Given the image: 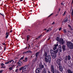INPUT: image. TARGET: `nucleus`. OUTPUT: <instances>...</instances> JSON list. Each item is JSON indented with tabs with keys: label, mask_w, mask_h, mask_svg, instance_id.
Masks as SVG:
<instances>
[{
	"label": "nucleus",
	"mask_w": 73,
	"mask_h": 73,
	"mask_svg": "<svg viewBox=\"0 0 73 73\" xmlns=\"http://www.w3.org/2000/svg\"><path fill=\"white\" fill-rule=\"evenodd\" d=\"M58 49H57L56 50L54 51V54H57L58 53Z\"/></svg>",
	"instance_id": "18"
},
{
	"label": "nucleus",
	"mask_w": 73,
	"mask_h": 73,
	"mask_svg": "<svg viewBox=\"0 0 73 73\" xmlns=\"http://www.w3.org/2000/svg\"><path fill=\"white\" fill-rule=\"evenodd\" d=\"M59 11H60V9H59Z\"/></svg>",
	"instance_id": "62"
},
{
	"label": "nucleus",
	"mask_w": 73,
	"mask_h": 73,
	"mask_svg": "<svg viewBox=\"0 0 73 73\" xmlns=\"http://www.w3.org/2000/svg\"><path fill=\"white\" fill-rule=\"evenodd\" d=\"M67 72L68 73H73V72L72 71H71V70H70V69H68L67 70Z\"/></svg>",
	"instance_id": "20"
},
{
	"label": "nucleus",
	"mask_w": 73,
	"mask_h": 73,
	"mask_svg": "<svg viewBox=\"0 0 73 73\" xmlns=\"http://www.w3.org/2000/svg\"><path fill=\"white\" fill-rule=\"evenodd\" d=\"M0 14L2 15V16H4V15H3L1 13H0Z\"/></svg>",
	"instance_id": "50"
},
{
	"label": "nucleus",
	"mask_w": 73,
	"mask_h": 73,
	"mask_svg": "<svg viewBox=\"0 0 73 73\" xmlns=\"http://www.w3.org/2000/svg\"><path fill=\"white\" fill-rule=\"evenodd\" d=\"M23 71H24V72L25 71H28V70H29V66L27 65H26L23 67Z\"/></svg>",
	"instance_id": "3"
},
{
	"label": "nucleus",
	"mask_w": 73,
	"mask_h": 73,
	"mask_svg": "<svg viewBox=\"0 0 73 73\" xmlns=\"http://www.w3.org/2000/svg\"><path fill=\"white\" fill-rule=\"evenodd\" d=\"M5 50V47L4 50Z\"/></svg>",
	"instance_id": "58"
},
{
	"label": "nucleus",
	"mask_w": 73,
	"mask_h": 73,
	"mask_svg": "<svg viewBox=\"0 0 73 73\" xmlns=\"http://www.w3.org/2000/svg\"><path fill=\"white\" fill-rule=\"evenodd\" d=\"M72 16H73V9H72L71 13Z\"/></svg>",
	"instance_id": "36"
},
{
	"label": "nucleus",
	"mask_w": 73,
	"mask_h": 73,
	"mask_svg": "<svg viewBox=\"0 0 73 73\" xmlns=\"http://www.w3.org/2000/svg\"><path fill=\"white\" fill-rule=\"evenodd\" d=\"M37 58H35L34 60V61H36V60H37Z\"/></svg>",
	"instance_id": "43"
},
{
	"label": "nucleus",
	"mask_w": 73,
	"mask_h": 73,
	"mask_svg": "<svg viewBox=\"0 0 73 73\" xmlns=\"http://www.w3.org/2000/svg\"><path fill=\"white\" fill-rule=\"evenodd\" d=\"M44 60H45V61L46 62H48V58H46V57H45Z\"/></svg>",
	"instance_id": "21"
},
{
	"label": "nucleus",
	"mask_w": 73,
	"mask_h": 73,
	"mask_svg": "<svg viewBox=\"0 0 73 73\" xmlns=\"http://www.w3.org/2000/svg\"><path fill=\"white\" fill-rule=\"evenodd\" d=\"M23 67H22L21 68H19V70H22V72H24V71H23Z\"/></svg>",
	"instance_id": "25"
},
{
	"label": "nucleus",
	"mask_w": 73,
	"mask_h": 73,
	"mask_svg": "<svg viewBox=\"0 0 73 73\" xmlns=\"http://www.w3.org/2000/svg\"><path fill=\"white\" fill-rule=\"evenodd\" d=\"M50 39V38L49 37V38H48V40H49Z\"/></svg>",
	"instance_id": "49"
},
{
	"label": "nucleus",
	"mask_w": 73,
	"mask_h": 73,
	"mask_svg": "<svg viewBox=\"0 0 73 73\" xmlns=\"http://www.w3.org/2000/svg\"><path fill=\"white\" fill-rule=\"evenodd\" d=\"M32 53V52L31 51L29 50L27 51V52H24L23 53L24 54H28V53Z\"/></svg>",
	"instance_id": "7"
},
{
	"label": "nucleus",
	"mask_w": 73,
	"mask_h": 73,
	"mask_svg": "<svg viewBox=\"0 0 73 73\" xmlns=\"http://www.w3.org/2000/svg\"><path fill=\"white\" fill-rule=\"evenodd\" d=\"M12 62H12V64H13V63L14 62V61H13H13H12Z\"/></svg>",
	"instance_id": "53"
},
{
	"label": "nucleus",
	"mask_w": 73,
	"mask_h": 73,
	"mask_svg": "<svg viewBox=\"0 0 73 73\" xmlns=\"http://www.w3.org/2000/svg\"><path fill=\"white\" fill-rule=\"evenodd\" d=\"M49 30L48 29H47V31H46V32H49Z\"/></svg>",
	"instance_id": "44"
},
{
	"label": "nucleus",
	"mask_w": 73,
	"mask_h": 73,
	"mask_svg": "<svg viewBox=\"0 0 73 73\" xmlns=\"http://www.w3.org/2000/svg\"><path fill=\"white\" fill-rule=\"evenodd\" d=\"M67 60H68V61H70V59H71V58L70 57V55H68V56H67Z\"/></svg>",
	"instance_id": "19"
},
{
	"label": "nucleus",
	"mask_w": 73,
	"mask_h": 73,
	"mask_svg": "<svg viewBox=\"0 0 73 73\" xmlns=\"http://www.w3.org/2000/svg\"><path fill=\"white\" fill-rule=\"evenodd\" d=\"M52 58H55L56 57V55L55 54H51Z\"/></svg>",
	"instance_id": "9"
},
{
	"label": "nucleus",
	"mask_w": 73,
	"mask_h": 73,
	"mask_svg": "<svg viewBox=\"0 0 73 73\" xmlns=\"http://www.w3.org/2000/svg\"><path fill=\"white\" fill-rule=\"evenodd\" d=\"M24 56H23V57H22L21 58H20V60H23V58H24Z\"/></svg>",
	"instance_id": "39"
},
{
	"label": "nucleus",
	"mask_w": 73,
	"mask_h": 73,
	"mask_svg": "<svg viewBox=\"0 0 73 73\" xmlns=\"http://www.w3.org/2000/svg\"><path fill=\"white\" fill-rule=\"evenodd\" d=\"M59 52H61V50H62V49H61V48L60 47V48H59Z\"/></svg>",
	"instance_id": "32"
},
{
	"label": "nucleus",
	"mask_w": 73,
	"mask_h": 73,
	"mask_svg": "<svg viewBox=\"0 0 73 73\" xmlns=\"http://www.w3.org/2000/svg\"><path fill=\"white\" fill-rule=\"evenodd\" d=\"M25 49H27V47H26Z\"/></svg>",
	"instance_id": "57"
},
{
	"label": "nucleus",
	"mask_w": 73,
	"mask_h": 73,
	"mask_svg": "<svg viewBox=\"0 0 73 73\" xmlns=\"http://www.w3.org/2000/svg\"><path fill=\"white\" fill-rule=\"evenodd\" d=\"M56 49H57V47H54L53 48V50H56Z\"/></svg>",
	"instance_id": "37"
},
{
	"label": "nucleus",
	"mask_w": 73,
	"mask_h": 73,
	"mask_svg": "<svg viewBox=\"0 0 73 73\" xmlns=\"http://www.w3.org/2000/svg\"><path fill=\"white\" fill-rule=\"evenodd\" d=\"M71 29V30H73V29H72V28Z\"/></svg>",
	"instance_id": "63"
},
{
	"label": "nucleus",
	"mask_w": 73,
	"mask_h": 73,
	"mask_svg": "<svg viewBox=\"0 0 73 73\" xmlns=\"http://www.w3.org/2000/svg\"><path fill=\"white\" fill-rule=\"evenodd\" d=\"M45 66H46V70H47V72H48V73H50V71H49V68H48V67L47 66H46V65H45Z\"/></svg>",
	"instance_id": "12"
},
{
	"label": "nucleus",
	"mask_w": 73,
	"mask_h": 73,
	"mask_svg": "<svg viewBox=\"0 0 73 73\" xmlns=\"http://www.w3.org/2000/svg\"><path fill=\"white\" fill-rule=\"evenodd\" d=\"M60 40V39L59 38V37L57 36L56 39V40H57V41H59Z\"/></svg>",
	"instance_id": "28"
},
{
	"label": "nucleus",
	"mask_w": 73,
	"mask_h": 73,
	"mask_svg": "<svg viewBox=\"0 0 73 73\" xmlns=\"http://www.w3.org/2000/svg\"><path fill=\"white\" fill-rule=\"evenodd\" d=\"M48 63H50V59H51V58H50V56L49 55H48Z\"/></svg>",
	"instance_id": "6"
},
{
	"label": "nucleus",
	"mask_w": 73,
	"mask_h": 73,
	"mask_svg": "<svg viewBox=\"0 0 73 73\" xmlns=\"http://www.w3.org/2000/svg\"><path fill=\"white\" fill-rule=\"evenodd\" d=\"M3 72V70H0V73H1Z\"/></svg>",
	"instance_id": "45"
},
{
	"label": "nucleus",
	"mask_w": 73,
	"mask_h": 73,
	"mask_svg": "<svg viewBox=\"0 0 73 73\" xmlns=\"http://www.w3.org/2000/svg\"><path fill=\"white\" fill-rule=\"evenodd\" d=\"M51 73H54V66H51L50 67Z\"/></svg>",
	"instance_id": "4"
},
{
	"label": "nucleus",
	"mask_w": 73,
	"mask_h": 73,
	"mask_svg": "<svg viewBox=\"0 0 73 73\" xmlns=\"http://www.w3.org/2000/svg\"><path fill=\"white\" fill-rule=\"evenodd\" d=\"M19 70V69H17L15 70V72H17Z\"/></svg>",
	"instance_id": "40"
},
{
	"label": "nucleus",
	"mask_w": 73,
	"mask_h": 73,
	"mask_svg": "<svg viewBox=\"0 0 73 73\" xmlns=\"http://www.w3.org/2000/svg\"><path fill=\"white\" fill-rule=\"evenodd\" d=\"M46 73V69L44 68L43 70L42 73Z\"/></svg>",
	"instance_id": "17"
},
{
	"label": "nucleus",
	"mask_w": 73,
	"mask_h": 73,
	"mask_svg": "<svg viewBox=\"0 0 73 73\" xmlns=\"http://www.w3.org/2000/svg\"><path fill=\"white\" fill-rule=\"evenodd\" d=\"M48 30H49V31L50 32V31H52V29L50 28H48Z\"/></svg>",
	"instance_id": "38"
},
{
	"label": "nucleus",
	"mask_w": 73,
	"mask_h": 73,
	"mask_svg": "<svg viewBox=\"0 0 73 73\" xmlns=\"http://www.w3.org/2000/svg\"><path fill=\"white\" fill-rule=\"evenodd\" d=\"M10 33H12V30H11L10 31Z\"/></svg>",
	"instance_id": "48"
},
{
	"label": "nucleus",
	"mask_w": 73,
	"mask_h": 73,
	"mask_svg": "<svg viewBox=\"0 0 73 73\" xmlns=\"http://www.w3.org/2000/svg\"><path fill=\"white\" fill-rule=\"evenodd\" d=\"M9 70H12V69H13V68L12 67H10L9 68Z\"/></svg>",
	"instance_id": "31"
},
{
	"label": "nucleus",
	"mask_w": 73,
	"mask_h": 73,
	"mask_svg": "<svg viewBox=\"0 0 73 73\" xmlns=\"http://www.w3.org/2000/svg\"><path fill=\"white\" fill-rule=\"evenodd\" d=\"M1 68H5V67H1Z\"/></svg>",
	"instance_id": "52"
},
{
	"label": "nucleus",
	"mask_w": 73,
	"mask_h": 73,
	"mask_svg": "<svg viewBox=\"0 0 73 73\" xmlns=\"http://www.w3.org/2000/svg\"><path fill=\"white\" fill-rule=\"evenodd\" d=\"M4 64L3 63H2L1 64V65L2 66H4Z\"/></svg>",
	"instance_id": "42"
},
{
	"label": "nucleus",
	"mask_w": 73,
	"mask_h": 73,
	"mask_svg": "<svg viewBox=\"0 0 73 73\" xmlns=\"http://www.w3.org/2000/svg\"><path fill=\"white\" fill-rule=\"evenodd\" d=\"M58 42L57 43V44H55L54 45V46H55V47H57V46H58V44H57Z\"/></svg>",
	"instance_id": "34"
},
{
	"label": "nucleus",
	"mask_w": 73,
	"mask_h": 73,
	"mask_svg": "<svg viewBox=\"0 0 73 73\" xmlns=\"http://www.w3.org/2000/svg\"><path fill=\"white\" fill-rule=\"evenodd\" d=\"M61 5H63V4L62 3H61Z\"/></svg>",
	"instance_id": "61"
},
{
	"label": "nucleus",
	"mask_w": 73,
	"mask_h": 73,
	"mask_svg": "<svg viewBox=\"0 0 73 73\" xmlns=\"http://www.w3.org/2000/svg\"><path fill=\"white\" fill-rule=\"evenodd\" d=\"M47 52H45L44 53L43 55V56L44 57H48V55H47Z\"/></svg>",
	"instance_id": "8"
},
{
	"label": "nucleus",
	"mask_w": 73,
	"mask_h": 73,
	"mask_svg": "<svg viewBox=\"0 0 73 73\" xmlns=\"http://www.w3.org/2000/svg\"><path fill=\"white\" fill-rule=\"evenodd\" d=\"M46 30H47V29H44V30H43V31H46Z\"/></svg>",
	"instance_id": "54"
},
{
	"label": "nucleus",
	"mask_w": 73,
	"mask_h": 73,
	"mask_svg": "<svg viewBox=\"0 0 73 73\" xmlns=\"http://www.w3.org/2000/svg\"><path fill=\"white\" fill-rule=\"evenodd\" d=\"M67 61H68V56H66V57L64 59V63H66L67 62Z\"/></svg>",
	"instance_id": "10"
},
{
	"label": "nucleus",
	"mask_w": 73,
	"mask_h": 73,
	"mask_svg": "<svg viewBox=\"0 0 73 73\" xmlns=\"http://www.w3.org/2000/svg\"><path fill=\"white\" fill-rule=\"evenodd\" d=\"M61 28H60L59 31H61Z\"/></svg>",
	"instance_id": "47"
},
{
	"label": "nucleus",
	"mask_w": 73,
	"mask_h": 73,
	"mask_svg": "<svg viewBox=\"0 0 73 73\" xmlns=\"http://www.w3.org/2000/svg\"><path fill=\"white\" fill-rule=\"evenodd\" d=\"M55 73H60L59 71H58L57 70H55Z\"/></svg>",
	"instance_id": "29"
},
{
	"label": "nucleus",
	"mask_w": 73,
	"mask_h": 73,
	"mask_svg": "<svg viewBox=\"0 0 73 73\" xmlns=\"http://www.w3.org/2000/svg\"><path fill=\"white\" fill-rule=\"evenodd\" d=\"M63 31L64 33H66V31L65 30H64Z\"/></svg>",
	"instance_id": "41"
},
{
	"label": "nucleus",
	"mask_w": 73,
	"mask_h": 73,
	"mask_svg": "<svg viewBox=\"0 0 73 73\" xmlns=\"http://www.w3.org/2000/svg\"><path fill=\"white\" fill-rule=\"evenodd\" d=\"M52 15H53V13L51 14L49 16H48V17H50V16H52Z\"/></svg>",
	"instance_id": "46"
},
{
	"label": "nucleus",
	"mask_w": 73,
	"mask_h": 73,
	"mask_svg": "<svg viewBox=\"0 0 73 73\" xmlns=\"http://www.w3.org/2000/svg\"><path fill=\"white\" fill-rule=\"evenodd\" d=\"M27 41H28V40L29 39V36L27 35Z\"/></svg>",
	"instance_id": "30"
},
{
	"label": "nucleus",
	"mask_w": 73,
	"mask_h": 73,
	"mask_svg": "<svg viewBox=\"0 0 73 73\" xmlns=\"http://www.w3.org/2000/svg\"><path fill=\"white\" fill-rule=\"evenodd\" d=\"M55 23L54 22H53V23H52V24H55Z\"/></svg>",
	"instance_id": "51"
},
{
	"label": "nucleus",
	"mask_w": 73,
	"mask_h": 73,
	"mask_svg": "<svg viewBox=\"0 0 73 73\" xmlns=\"http://www.w3.org/2000/svg\"><path fill=\"white\" fill-rule=\"evenodd\" d=\"M12 61H13V60H10L7 62H6L5 63V64H9V63H11V62H12Z\"/></svg>",
	"instance_id": "16"
},
{
	"label": "nucleus",
	"mask_w": 73,
	"mask_h": 73,
	"mask_svg": "<svg viewBox=\"0 0 73 73\" xmlns=\"http://www.w3.org/2000/svg\"><path fill=\"white\" fill-rule=\"evenodd\" d=\"M40 69L39 68H38L36 70V73H40Z\"/></svg>",
	"instance_id": "13"
},
{
	"label": "nucleus",
	"mask_w": 73,
	"mask_h": 73,
	"mask_svg": "<svg viewBox=\"0 0 73 73\" xmlns=\"http://www.w3.org/2000/svg\"><path fill=\"white\" fill-rule=\"evenodd\" d=\"M28 58H25V60H23L24 62H27V61Z\"/></svg>",
	"instance_id": "27"
},
{
	"label": "nucleus",
	"mask_w": 73,
	"mask_h": 73,
	"mask_svg": "<svg viewBox=\"0 0 73 73\" xmlns=\"http://www.w3.org/2000/svg\"><path fill=\"white\" fill-rule=\"evenodd\" d=\"M39 53H40V52H37L36 53V57H37V56H38V55L39 54Z\"/></svg>",
	"instance_id": "23"
},
{
	"label": "nucleus",
	"mask_w": 73,
	"mask_h": 73,
	"mask_svg": "<svg viewBox=\"0 0 73 73\" xmlns=\"http://www.w3.org/2000/svg\"><path fill=\"white\" fill-rule=\"evenodd\" d=\"M41 36H42V35H40L39 36H38V38H40L41 37Z\"/></svg>",
	"instance_id": "33"
},
{
	"label": "nucleus",
	"mask_w": 73,
	"mask_h": 73,
	"mask_svg": "<svg viewBox=\"0 0 73 73\" xmlns=\"http://www.w3.org/2000/svg\"><path fill=\"white\" fill-rule=\"evenodd\" d=\"M61 60L60 59H58L56 61L57 64L59 66L60 70V72H62V66L61 65Z\"/></svg>",
	"instance_id": "1"
},
{
	"label": "nucleus",
	"mask_w": 73,
	"mask_h": 73,
	"mask_svg": "<svg viewBox=\"0 0 73 73\" xmlns=\"http://www.w3.org/2000/svg\"><path fill=\"white\" fill-rule=\"evenodd\" d=\"M67 45L68 48L72 49H73V44L70 42L66 41Z\"/></svg>",
	"instance_id": "2"
},
{
	"label": "nucleus",
	"mask_w": 73,
	"mask_h": 73,
	"mask_svg": "<svg viewBox=\"0 0 73 73\" xmlns=\"http://www.w3.org/2000/svg\"><path fill=\"white\" fill-rule=\"evenodd\" d=\"M20 0V1H23V0Z\"/></svg>",
	"instance_id": "60"
},
{
	"label": "nucleus",
	"mask_w": 73,
	"mask_h": 73,
	"mask_svg": "<svg viewBox=\"0 0 73 73\" xmlns=\"http://www.w3.org/2000/svg\"><path fill=\"white\" fill-rule=\"evenodd\" d=\"M72 3H73V0H72Z\"/></svg>",
	"instance_id": "64"
},
{
	"label": "nucleus",
	"mask_w": 73,
	"mask_h": 73,
	"mask_svg": "<svg viewBox=\"0 0 73 73\" xmlns=\"http://www.w3.org/2000/svg\"><path fill=\"white\" fill-rule=\"evenodd\" d=\"M66 14V11H65L63 15V16H65Z\"/></svg>",
	"instance_id": "35"
},
{
	"label": "nucleus",
	"mask_w": 73,
	"mask_h": 73,
	"mask_svg": "<svg viewBox=\"0 0 73 73\" xmlns=\"http://www.w3.org/2000/svg\"><path fill=\"white\" fill-rule=\"evenodd\" d=\"M5 35H6V38H8V37L9 35V34L8 33V32H7V33H6Z\"/></svg>",
	"instance_id": "22"
},
{
	"label": "nucleus",
	"mask_w": 73,
	"mask_h": 73,
	"mask_svg": "<svg viewBox=\"0 0 73 73\" xmlns=\"http://www.w3.org/2000/svg\"><path fill=\"white\" fill-rule=\"evenodd\" d=\"M50 53H51V54H54V51H53V50H51L50 51Z\"/></svg>",
	"instance_id": "14"
},
{
	"label": "nucleus",
	"mask_w": 73,
	"mask_h": 73,
	"mask_svg": "<svg viewBox=\"0 0 73 73\" xmlns=\"http://www.w3.org/2000/svg\"><path fill=\"white\" fill-rule=\"evenodd\" d=\"M18 65L19 66H21V65H23V63L22 62H21V61H19L18 62Z\"/></svg>",
	"instance_id": "15"
},
{
	"label": "nucleus",
	"mask_w": 73,
	"mask_h": 73,
	"mask_svg": "<svg viewBox=\"0 0 73 73\" xmlns=\"http://www.w3.org/2000/svg\"><path fill=\"white\" fill-rule=\"evenodd\" d=\"M62 49L63 50H65V46L63 45L62 46Z\"/></svg>",
	"instance_id": "26"
},
{
	"label": "nucleus",
	"mask_w": 73,
	"mask_h": 73,
	"mask_svg": "<svg viewBox=\"0 0 73 73\" xmlns=\"http://www.w3.org/2000/svg\"><path fill=\"white\" fill-rule=\"evenodd\" d=\"M39 38H38V37H37V38H36V40H37Z\"/></svg>",
	"instance_id": "55"
},
{
	"label": "nucleus",
	"mask_w": 73,
	"mask_h": 73,
	"mask_svg": "<svg viewBox=\"0 0 73 73\" xmlns=\"http://www.w3.org/2000/svg\"><path fill=\"white\" fill-rule=\"evenodd\" d=\"M68 21V18H66L64 20V23H66V22H67Z\"/></svg>",
	"instance_id": "24"
},
{
	"label": "nucleus",
	"mask_w": 73,
	"mask_h": 73,
	"mask_svg": "<svg viewBox=\"0 0 73 73\" xmlns=\"http://www.w3.org/2000/svg\"><path fill=\"white\" fill-rule=\"evenodd\" d=\"M69 27H70V28H71V26H70V25H69Z\"/></svg>",
	"instance_id": "59"
},
{
	"label": "nucleus",
	"mask_w": 73,
	"mask_h": 73,
	"mask_svg": "<svg viewBox=\"0 0 73 73\" xmlns=\"http://www.w3.org/2000/svg\"><path fill=\"white\" fill-rule=\"evenodd\" d=\"M39 67H40V69H42V68H44V65H42V64H41V63H40Z\"/></svg>",
	"instance_id": "11"
},
{
	"label": "nucleus",
	"mask_w": 73,
	"mask_h": 73,
	"mask_svg": "<svg viewBox=\"0 0 73 73\" xmlns=\"http://www.w3.org/2000/svg\"><path fill=\"white\" fill-rule=\"evenodd\" d=\"M2 44H3V45H5V43H3Z\"/></svg>",
	"instance_id": "56"
},
{
	"label": "nucleus",
	"mask_w": 73,
	"mask_h": 73,
	"mask_svg": "<svg viewBox=\"0 0 73 73\" xmlns=\"http://www.w3.org/2000/svg\"><path fill=\"white\" fill-rule=\"evenodd\" d=\"M59 42L61 43L62 45H63L64 44V40L62 39H60Z\"/></svg>",
	"instance_id": "5"
}]
</instances>
